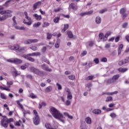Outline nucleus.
Listing matches in <instances>:
<instances>
[{
    "label": "nucleus",
    "instance_id": "nucleus-1",
    "mask_svg": "<svg viewBox=\"0 0 129 129\" xmlns=\"http://www.w3.org/2000/svg\"><path fill=\"white\" fill-rule=\"evenodd\" d=\"M50 110L51 113L52 114V116L53 117H54V118L58 119V120H60V121L62 122V123H65V121L62 119V118H65V117H64V115L61 113L60 111L58 110L54 107H51L50 109Z\"/></svg>",
    "mask_w": 129,
    "mask_h": 129
},
{
    "label": "nucleus",
    "instance_id": "nucleus-2",
    "mask_svg": "<svg viewBox=\"0 0 129 129\" xmlns=\"http://www.w3.org/2000/svg\"><path fill=\"white\" fill-rule=\"evenodd\" d=\"M1 15H3L2 17L0 16V21H5L8 18H11L13 15V11L11 10H3L0 12Z\"/></svg>",
    "mask_w": 129,
    "mask_h": 129
},
{
    "label": "nucleus",
    "instance_id": "nucleus-3",
    "mask_svg": "<svg viewBox=\"0 0 129 129\" xmlns=\"http://www.w3.org/2000/svg\"><path fill=\"white\" fill-rule=\"evenodd\" d=\"M33 113L35 115V117L33 118V123L35 125H38L40 123V117L38 114V112L36 110H34Z\"/></svg>",
    "mask_w": 129,
    "mask_h": 129
},
{
    "label": "nucleus",
    "instance_id": "nucleus-4",
    "mask_svg": "<svg viewBox=\"0 0 129 129\" xmlns=\"http://www.w3.org/2000/svg\"><path fill=\"white\" fill-rule=\"evenodd\" d=\"M30 70L31 72H33V73H35V74H36L37 75H39V76H42L43 75V72L37 69H36L34 67H30Z\"/></svg>",
    "mask_w": 129,
    "mask_h": 129
},
{
    "label": "nucleus",
    "instance_id": "nucleus-5",
    "mask_svg": "<svg viewBox=\"0 0 129 129\" xmlns=\"http://www.w3.org/2000/svg\"><path fill=\"white\" fill-rule=\"evenodd\" d=\"M12 20L13 21V26L15 28V29L21 30H26V27H25L17 26V21H16V17L15 16L13 17Z\"/></svg>",
    "mask_w": 129,
    "mask_h": 129
},
{
    "label": "nucleus",
    "instance_id": "nucleus-6",
    "mask_svg": "<svg viewBox=\"0 0 129 129\" xmlns=\"http://www.w3.org/2000/svg\"><path fill=\"white\" fill-rule=\"evenodd\" d=\"M13 82H7V85H8L7 87H3L2 86H0V89L2 90H6V91H11V89L10 88H11L10 85H13Z\"/></svg>",
    "mask_w": 129,
    "mask_h": 129
},
{
    "label": "nucleus",
    "instance_id": "nucleus-7",
    "mask_svg": "<svg viewBox=\"0 0 129 129\" xmlns=\"http://www.w3.org/2000/svg\"><path fill=\"white\" fill-rule=\"evenodd\" d=\"M39 42V39H28L24 41V44L26 45L32 44V43H38Z\"/></svg>",
    "mask_w": 129,
    "mask_h": 129
},
{
    "label": "nucleus",
    "instance_id": "nucleus-8",
    "mask_svg": "<svg viewBox=\"0 0 129 129\" xmlns=\"http://www.w3.org/2000/svg\"><path fill=\"white\" fill-rule=\"evenodd\" d=\"M65 91H66L67 93V99L71 100L72 99V93H71V91L70 89H68V88H65Z\"/></svg>",
    "mask_w": 129,
    "mask_h": 129
},
{
    "label": "nucleus",
    "instance_id": "nucleus-9",
    "mask_svg": "<svg viewBox=\"0 0 129 129\" xmlns=\"http://www.w3.org/2000/svg\"><path fill=\"white\" fill-rule=\"evenodd\" d=\"M26 19H27L28 22H26L25 20H23V24H25V25H27L28 26H31L32 25V18L29 16H27L25 17Z\"/></svg>",
    "mask_w": 129,
    "mask_h": 129
},
{
    "label": "nucleus",
    "instance_id": "nucleus-10",
    "mask_svg": "<svg viewBox=\"0 0 129 129\" xmlns=\"http://www.w3.org/2000/svg\"><path fill=\"white\" fill-rule=\"evenodd\" d=\"M45 126L46 128H47V129H57V128H58V125H57L55 124H53L54 127H52L51 124L49 123H45Z\"/></svg>",
    "mask_w": 129,
    "mask_h": 129
},
{
    "label": "nucleus",
    "instance_id": "nucleus-11",
    "mask_svg": "<svg viewBox=\"0 0 129 129\" xmlns=\"http://www.w3.org/2000/svg\"><path fill=\"white\" fill-rule=\"evenodd\" d=\"M8 48L10 50H14V49H15L16 51L18 52H19V50L20 49V45H19V44H15L14 47L10 45L8 47Z\"/></svg>",
    "mask_w": 129,
    "mask_h": 129
},
{
    "label": "nucleus",
    "instance_id": "nucleus-12",
    "mask_svg": "<svg viewBox=\"0 0 129 129\" xmlns=\"http://www.w3.org/2000/svg\"><path fill=\"white\" fill-rule=\"evenodd\" d=\"M69 8L73 10L74 11H77L78 10V6L77 3H72L70 5Z\"/></svg>",
    "mask_w": 129,
    "mask_h": 129
},
{
    "label": "nucleus",
    "instance_id": "nucleus-13",
    "mask_svg": "<svg viewBox=\"0 0 129 129\" xmlns=\"http://www.w3.org/2000/svg\"><path fill=\"white\" fill-rule=\"evenodd\" d=\"M1 124L4 126V127H8L9 123L7 119H3L1 120Z\"/></svg>",
    "mask_w": 129,
    "mask_h": 129
},
{
    "label": "nucleus",
    "instance_id": "nucleus-14",
    "mask_svg": "<svg viewBox=\"0 0 129 129\" xmlns=\"http://www.w3.org/2000/svg\"><path fill=\"white\" fill-rule=\"evenodd\" d=\"M17 104L18 105H19L20 106V107H21L23 114H24V116H26V110H25V109H24V107L23 106V105H22V104L20 103V100H17Z\"/></svg>",
    "mask_w": 129,
    "mask_h": 129
},
{
    "label": "nucleus",
    "instance_id": "nucleus-15",
    "mask_svg": "<svg viewBox=\"0 0 129 129\" xmlns=\"http://www.w3.org/2000/svg\"><path fill=\"white\" fill-rule=\"evenodd\" d=\"M126 10H125V9H121L120 11V14L122 15V16L123 17V19H125L126 18V14L125 13Z\"/></svg>",
    "mask_w": 129,
    "mask_h": 129
},
{
    "label": "nucleus",
    "instance_id": "nucleus-16",
    "mask_svg": "<svg viewBox=\"0 0 129 129\" xmlns=\"http://www.w3.org/2000/svg\"><path fill=\"white\" fill-rule=\"evenodd\" d=\"M41 5H42V2H38L36 3H35L33 5V11H36V10H37V7L41 6Z\"/></svg>",
    "mask_w": 129,
    "mask_h": 129
},
{
    "label": "nucleus",
    "instance_id": "nucleus-17",
    "mask_svg": "<svg viewBox=\"0 0 129 129\" xmlns=\"http://www.w3.org/2000/svg\"><path fill=\"white\" fill-rule=\"evenodd\" d=\"M118 93V92L117 91H115L113 92H104L102 93L103 95H113V94H117Z\"/></svg>",
    "mask_w": 129,
    "mask_h": 129
},
{
    "label": "nucleus",
    "instance_id": "nucleus-18",
    "mask_svg": "<svg viewBox=\"0 0 129 129\" xmlns=\"http://www.w3.org/2000/svg\"><path fill=\"white\" fill-rule=\"evenodd\" d=\"M22 57L23 58H24V59H26L27 60L30 61V62H35V59H34L33 57L25 55H23Z\"/></svg>",
    "mask_w": 129,
    "mask_h": 129
},
{
    "label": "nucleus",
    "instance_id": "nucleus-19",
    "mask_svg": "<svg viewBox=\"0 0 129 129\" xmlns=\"http://www.w3.org/2000/svg\"><path fill=\"white\" fill-rule=\"evenodd\" d=\"M33 17L36 21H41L42 20V16L41 15H38L37 14H33Z\"/></svg>",
    "mask_w": 129,
    "mask_h": 129
},
{
    "label": "nucleus",
    "instance_id": "nucleus-20",
    "mask_svg": "<svg viewBox=\"0 0 129 129\" xmlns=\"http://www.w3.org/2000/svg\"><path fill=\"white\" fill-rule=\"evenodd\" d=\"M43 70H45V71H48V72H51L52 71V70L50 69H49L48 67H46V65L45 64H43L41 66Z\"/></svg>",
    "mask_w": 129,
    "mask_h": 129
},
{
    "label": "nucleus",
    "instance_id": "nucleus-21",
    "mask_svg": "<svg viewBox=\"0 0 129 129\" xmlns=\"http://www.w3.org/2000/svg\"><path fill=\"white\" fill-rule=\"evenodd\" d=\"M92 112L94 114H100L101 113V110L99 109H95L93 110Z\"/></svg>",
    "mask_w": 129,
    "mask_h": 129
},
{
    "label": "nucleus",
    "instance_id": "nucleus-22",
    "mask_svg": "<svg viewBox=\"0 0 129 129\" xmlns=\"http://www.w3.org/2000/svg\"><path fill=\"white\" fill-rule=\"evenodd\" d=\"M26 47H20L18 50V53H25L26 52Z\"/></svg>",
    "mask_w": 129,
    "mask_h": 129
},
{
    "label": "nucleus",
    "instance_id": "nucleus-23",
    "mask_svg": "<svg viewBox=\"0 0 129 129\" xmlns=\"http://www.w3.org/2000/svg\"><path fill=\"white\" fill-rule=\"evenodd\" d=\"M105 83L106 84H111L112 83H114L112 79H109L105 80Z\"/></svg>",
    "mask_w": 129,
    "mask_h": 129
},
{
    "label": "nucleus",
    "instance_id": "nucleus-24",
    "mask_svg": "<svg viewBox=\"0 0 129 129\" xmlns=\"http://www.w3.org/2000/svg\"><path fill=\"white\" fill-rule=\"evenodd\" d=\"M52 88L51 86H48L44 89V92L45 93L50 92V91H52Z\"/></svg>",
    "mask_w": 129,
    "mask_h": 129
},
{
    "label": "nucleus",
    "instance_id": "nucleus-25",
    "mask_svg": "<svg viewBox=\"0 0 129 129\" xmlns=\"http://www.w3.org/2000/svg\"><path fill=\"white\" fill-rule=\"evenodd\" d=\"M122 48H123V45L120 44L118 47V55H120V53H121Z\"/></svg>",
    "mask_w": 129,
    "mask_h": 129
},
{
    "label": "nucleus",
    "instance_id": "nucleus-26",
    "mask_svg": "<svg viewBox=\"0 0 129 129\" xmlns=\"http://www.w3.org/2000/svg\"><path fill=\"white\" fill-rule=\"evenodd\" d=\"M111 35V32L110 31H107V33L105 34L104 35V40H107V38L109 37Z\"/></svg>",
    "mask_w": 129,
    "mask_h": 129
},
{
    "label": "nucleus",
    "instance_id": "nucleus-27",
    "mask_svg": "<svg viewBox=\"0 0 129 129\" xmlns=\"http://www.w3.org/2000/svg\"><path fill=\"white\" fill-rule=\"evenodd\" d=\"M118 78H119V75H116L112 77V80H113V82L114 83L116 81V80L118 79Z\"/></svg>",
    "mask_w": 129,
    "mask_h": 129
},
{
    "label": "nucleus",
    "instance_id": "nucleus-28",
    "mask_svg": "<svg viewBox=\"0 0 129 129\" xmlns=\"http://www.w3.org/2000/svg\"><path fill=\"white\" fill-rule=\"evenodd\" d=\"M63 114L65 116H67V117L70 119H73V116L72 115H70L68 112H65L63 113Z\"/></svg>",
    "mask_w": 129,
    "mask_h": 129
},
{
    "label": "nucleus",
    "instance_id": "nucleus-29",
    "mask_svg": "<svg viewBox=\"0 0 129 129\" xmlns=\"http://www.w3.org/2000/svg\"><path fill=\"white\" fill-rule=\"evenodd\" d=\"M99 38L101 41H107V40H104V35H103V33H100L99 34Z\"/></svg>",
    "mask_w": 129,
    "mask_h": 129
},
{
    "label": "nucleus",
    "instance_id": "nucleus-30",
    "mask_svg": "<svg viewBox=\"0 0 129 129\" xmlns=\"http://www.w3.org/2000/svg\"><path fill=\"white\" fill-rule=\"evenodd\" d=\"M94 45V41H89L86 44V47L87 48L89 47H92Z\"/></svg>",
    "mask_w": 129,
    "mask_h": 129
},
{
    "label": "nucleus",
    "instance_id": "nucleus-31",
    "mask_svg": "<svg viewBox=\"0 0 129 129\" xmlns=\"http://www.w3.org/2000/svg\"><path fill=\"white\" fill-rule=\"evenodd\" d=\"M14 63L16 64H21V63H23V61L18 58H14Z\"/></svg>",
    "mask_w": 129,
    "mask_h": 129
},
{
    "label": "nucleus",
    "instance_id": "nucleus-32",
    "mask_svg": "<svg viewBox=\"0 0 129 129\" xmlns=\"http://www.w3.org/2000/svg\"><path fill=\"white\" fill-rule=\"evenodd\" d=\"M95 22L98 24H100V23H101V18L98 16L95 19Z\"/></svg>",
    "mask_w": 129,
    "mask_h": 129
},
{
    "label": "nucleus",
    "instance_id": "nucleus-33",
    "mask_svg": "<svg viewBox=\"0 0 129 129\" xmlns=\"http://www.w3.org/2000/svg\"><path fill=\"white\" fill-rule=\"evenodd\" d=\"M86 87L88 88V91H90L91 90V87H92V84L91 83H89L86 85Z\"/></svg>",
    "mask_w": 129,
    "mask_h": 129
},
{
    "label": "nucleus",
    "instance_id": "nucleus-34",
    "mask_svg": "<svg viewBox=\"0 0 129 129\" xmlns=\"http://www.w3.org/2000/svg\"><path fill=\"white\" fill-rule=\"evenodd\" d=\"M69 28V25L64 24V28L61 30V33H64V32H65V31H66Z\"/></svg>",
    "mask_w": 129,
    "mask_h": 129
},
{
    "label": "nucleus",
    "instance_id": "nucleus-35",
    "mask_svg": "<svg viewBox=\"0 0 129 129\" xmlns=\"http://www.w3.org/2000/svg\"><path fill=\"white\" fill-rule=\"evenodd\" d=\"M85 121L88 124H91V118L89 117H87L85 118Z\"/></svg>",
    "mask_w": 129,
    "mask_h": 129
},
{
    "label": "nucleus",
    "instance_id": "nucleus-36",
    "mask_svg": "<svg viewBox=\"0 0 129 129\" xmlns=\"http://www.w3.org/2000/svg\"><path fill=\"white\" fill-rule=\"evenodd\" d=\"M42 25V23L41 22H37L36 23H34L33 25V28H38V27H39Z\"/></svg>",
    "mask_w": 129,
    "mask_h": 129
},
{
    "label": "nucleus",
    "instance_id": "nucleus-37",
    "mask_svg": "<svg viewBox=\"0 0 129 129\" xmlns=\"http://www.w3.org/2000/svg\"><path fill=\"white\" fill-rule=\"evenodd\" d=\"M59 21H60V17H56L53 19V22L55 24L59 23Z\"/></svg>",
    "mask_w": 129,
    "mask_h": 129
},
{
    "label": "nucleus",
    "instance_id": "nucleus-38",
    "mask_svg": "<svg viewBox=\"0 0 129 129\" xmlns=\"http://www.w3.org/2000/svg\"><path fill=\"white\" fill-rule=\"evenodd\" d=\"M12 75H13V76H15V77H16V76H18V75H20L21 72L16 71L14 72V73H13Z\"/></svg>",
    "mask_w": 129,
    "mask_h": 129
},
{
    "label": "nucleus",
    "instance_id": "nucleus-39",
    "mask_svg": "<svg viewBox=\"0 0 129 129\" xmlns=\"http://www.w3.org/2000/svg\"><path fill=\"white\" fill-rule=\"evenodd\" d=\"M118 71H119V72H125V71H127V69H126V68H120L119 69H118Z\"/></svg>",
    "mask_w": 129,
    "mask_h": 129
},
{
    "label": "nucleus",
    "instance_id": "nucleus-40",
    "mask_svg": "<svg viewBox=\"0 0 129 129\" xmlns=\"http://www.w3.org/2000/svg\"><path fill=\"white\" fill-rule=\"evenodd\" d=\"M67 34H68L69 38H70V39H71L72 38H73V33H72V32L68 31Z\"/></svg>",
    "mask_w": 129,
    "mask_h": 129
},
{
    "label": "nucleus",
    "instance_id": "nucleus-41",
    "mask_svg": "<svg viewBox=\"0 0 129 129\" xmlns=\"http://www.w3.org/2000/svg\"><path fill=\"white\" fill-rule=\"evenodd\" d=\"M30 48L31 50H32V51H37V50H38V47L36 45L30 46Z\"/></svg>",
    "mask_w": 129,
    "mask_h": 129
},
{
    "label": "nucleus",
    "instance_id": "nucleus-42",
    "mask_svg": "<svg viewBox=\"0 0 129 129\" xmlns=\"http://www.w3.org/2000/svg\"><path fill=\"white\" fill-rule=\"evenodd\" d=\"M50 26V24L48 22H44L42 25V28H47V27H49Z\"/></svg>",
    "mask_w": 129,
    "mask_h": 129
},
{
    "label": "nucleus",
    "instance_id": "nucleus-43",
    "mask_svg": "<svg viewBox=\"0 0 129 129\" xmlns=\"http://www.w3.org/2000/svg\"><path fill=\"white\" fill-rule=\"evenodd\" d=\"M29 97H31V98H32V99H35V98H37V96L34 94V93H30L29 95Z\"/></svg>",
    "mask_w": 129,
    "mask_h": 129
},
{
    "label": "nucleus",
    "instance_id": "nucleus-44",
    "mask_svg": "<svg viewBox=\"0 0 129 129\" xmlns=\"http://www.w3.org/2000/svg\"><path fill=\"white\" fill-rule=\"evenodd\" d=\"M59 47H60V40H58L55 44V47L58 48Z\"/></svg>",
    "mask_w": 129,
    "mask_h": 129
},
{
    "label": "nucleus",
    "instance_id": "nucleus-45",
    "mask_svg": "<svg viewBox=\"0 0 129 129\" xmlns=\"http://www.w3.org/2000/svg\"><path fill=\"white\" fill-rule=\"evenodd\" d=\"M42 59L43 60H44V62H45V63H47V64H50V61H49V60L47 59V58H46L45 56H43L42 57Z\"/></svg>",
    "mask_w": 129,
    "mask_h": 129
},
{
    "label": "nucleus",
    "instance_id": "nucleus-46",
    "mask_svg": "<svg viewBox=\"0 0 129 129\" xmlns=\"http://www.w3.org/2000/svg\"><path fill=\"white\" fill-rule=\"evenodd\" d=\"M94 78V76H89L88 77L86 78V80H92Z\"/></svg>",
    "mask_w": 129,
    "mask_h": 129
},
{
    "label": "nucleus",
    "instance_id": "nucleus-47",
    "mask_svg": "<svg viewBox=\"0 0 129 129\" xmlns=\"http://www.w3.org/2000/svg\"><path fill=\"white\" fill-rule=\"evenodd\" d=\"M65 104L67 106H69L71 104V100L68 99L67 101L64 102Z\"/></svg>",
    "mask_w": 129,
    "mask_h": 129
},
{
    "label": "nucleus",
    "instance_id": "nucleus-48",
    "mask_svg": "<svg viewBox=\"0 0 129 129\" xmlns=\"http://www.w3.org/2000/svg\"><path fill=\"white\" fill-rule=\"evenodd\" d=\"M0 96L2 99H4V100L7 99V97H6V95H5V94L3 93H1Z\"/></svg>",
    "mask_w": 129,
    "mask_h": 129
},
{
    "label": "nucleus",
    "instance_id": "nucleus-49",
    "mask_svg": "<svg viewBox=\"0 0 129 129\" xmlns=\"http://www.w3.org/2000/svg\"><path fill=\"white\" fill-rule=\"evenodd\" d=\"M112 100V97L111 96H108L106 99V102H108V101H111Z\"/></svg>",
    "mask_w": 129,
    "mask_h": 129
},
{
    "label": "nucleus",
    "instance_id": "nucleus-50",
    "mask_svg": "<svg viewBox=\"0 0 129 129\" xmlns=\"http://www.w3.org/2000/svg\"><path fill=\"white\" fill-rule=\"evenodd\" d=\"M93 62L96 64H98L99 63V59L98 58H95L94 59Z\"/></svg>",
    "mask_w": 129,
    "mask_h": 129
},
{
    "label": "nucleus",
    "instance_id": "nucleus-51",
    "mask_svg": "<svg viewBox=\"0 0 129 129\" xmlns=\"http://www.w3.org/2000/svg\"><path fill=\"white\" fill-rule=\"evenodd\" d=\"M87 54V51L86 50L82 52V53L81 54V57H84V56H85Z\"/></svg>",
    "mask_w": 129,
    "mask_h": 129
},
{
    "label": "nucleus",
    "instance_id": "nucleus-52",
    "mask_svg": "<svg viewBox=\"0 0 129 129\" xmlns=\"http://www.w3.org/2000/svg\"><path fill=\"white\" fill-rule=\"evenodd\" d=\"M52 38V34L50 33H47V39L48 40H50Z\"/></svg>",
    "mask_w": 129,
    "mask_h": 129
},
{
    "label": "nucleus",
    "instance_id": "nucleus-53",
    "mask_svg": "<svg viewBox=\"0 0 129 129\" xmlns=\"http://www.w3.org/2000/svg\"><path fill=\"white\" fill-rule=\"evenodd\" d=\"M8 62L10 63H15V58H11L7 60Z\"/></svg>",
    "mask_w": 129,
    "mask_h": 129
},
{
    "label": "nucleus",
    "instance_id": "nucleus-54",
    "mask_svg": "<svg viewBox=\"0 0 129 129\" xmlns=\"http://www.w3.org/2000/svg\"><path fill=\"white\" fill-rule=\"evenodd\" d=\"M69 79L71 80H74L75 79V75H71L69 76Z\"/></svg>",
    "mask_w": 129,
    "mask_h": 129
},
{
    "label": "nucleus",
    "instance_id": "nucleus-55",
    "mask_svg": "<svg viewBox=\"0 0 129 129\" xmlns=\"http://www.w3.org/2000/svg\"><path fill=\"white\" fill-rule=\"evenodd\" d=\"M33 54H34V57L36 56H40L41 52H33Z\"/></svg>",
    "mask_w": 129,
    "mask_h": 129
},
{
    "label": "nucleus",
    "instance_id": "nucleus-56",
    "mask_svg": "<svg viewBox=\"0 0 129 129\" xmlns=\"http://www.w3.org/2000/svg\"><path fill=\"white\" fill-rule=\"evenodd\" d=\"M101 62H107V58L106 57H102L101 59Z\"/></svg>",
    "mask_w": 129,
    "mask_h": 129
},
{
    "label": "nucleus",
    "instance_id": "nucleus-57",
    "mask_svg": "<svg viewBox=\"0 0 129 129\" xmlns=\"http://www.w3.org/2000/svg\"><path fill=\"white\" fill-rule=\"evenodd\" d=\"M46 50H47V47H46V46H43L41 49V51L42 53H45V52H46Z\"/></svg>",
    "mask_w": 129,
    "mask_h": 129
},
{
    "label": "nucleus",
    "instance_id": "nucleus-58",
    "mask_svg": "<svg viewBox=\"0 0 129 129\" xmlns=\"http://www.w3.org/2000/svg\"><path fill=\"white\" fill-rule=\"evenodd\" d=\"M87 15V12H82L80 14V16H81V17H84V16H86Z\"/></svg>",
    "mask_w": 129,
    "mask_h": 129
},
{
    "label": "nucleus",
    "instance_id": "nucleus-59",
    "mask_svg": "<svg viewBox=\"0 0 129 129\" xmlns=\"http://www.w3.org/2000/svg\"><path fill=\"white\" fill-rule=\"evenodd\" d=\"M110 116H111V117H112L113 118H114V117H116V114H115V113H111L110 114Z\"/></svg>",
    "mask_w": 129,
    "mask_h": 129
},
{
    "label": "nucleus",
    "instance_id": "nucleus-60",
    "mask_svg": "<svg viewBox=\"0 0 129 129\" xmlns=\"http://www.w3.org/2000/svg\"><path fill=\"white\" fill-rule=\"evenodd\" d=\"M58 90H61L62 89V86L59 83L56 84Z\"/></svg>",
    "mask_w": 129,
    "mask_h": 129
},
{
    "label": "nucleus",
    "instance_id": "nucleus-61",
    "mask_svg": "<svg viewBox=\"0 0 129 129\" xmlns=\"http://www.w3.org/2000/svg\"><path fill=\"white\" fill-rule=\"evenodd\" d=\"M11 2V0L7 1L5 4L3 5L4 7H8L9 6V3Z\"/></svg>",
    "mask_w": 129,
    "mask_h": 129
},
{
    "label": "nucleus",
    "instance_id": "nucleus-62",
    "mask_svg": "<svg viewBox=\"0 0 129 129\" xmlns=\"http://www.w3.org/2000/svg\"><path fill=\"white\" fill-rule=\"evenodd\" d=\"M124 64H126V63H129V57H126L124 60Z\"/></svg>",
    "mask_w": 129,
    "mask_h": 129
},
{
    "label": "nucleus",
    "instance_id": "nucleus-63",
    "mask_svg": "<svg viewBox=\"0 0 129 129\" xmlns=\"http://www.w3.org/2000/svg\"><path fill=\"white\" fill-rule=\"evenodd\" d=\"M8 122H13L14 121V119L13 118H10L9 119H6Z\"/></svg>",
    "mask_w": 129,
    "mask_h": 129
},
{
    "label": "nucleus",
    "instance_id": "nucleus-64",
    "mask_svg": "<svg viewBox=\"0 0 129 129\" xmlns=\"http://www.w3.org/2000/svg\"><path fill=\"white\" fill-rule=\"evenodd\" d=\"M124 64V61L123 62V60H120L118 62V65H119V66H122V65Z\"/></svg>",
    "mask_w": 129,
    "mask_h": 129
}]
</instances>
